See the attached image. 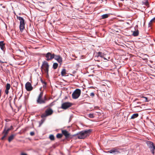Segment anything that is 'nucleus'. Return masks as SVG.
I'll use <instances>...</instances> for the list:
<instances>
[{
  "label": "nucleus",
  "mask_w": 155,
  "mask_h": 155,
  "mask_svg": "<svg viewBox=\"0 0 155 155\" xmlns=\"http://www.w3.org/2000/svg\"><path fill=\"white\" fill-rule=\"evenodd\" d=\"M88 116L89 117L91 118H93L94 117V115L93 114H90L88 115Z\"/></svg>",
  "instance_id": "nucleus-27"
},
{
  "label": "nucleus",
  "mask_w": 155,
  "mask_h": 155,
  "mask_svg": "<svg viewBox=\"0 0 155 155\" xmlns=\"http://www.w3.org/2000/svg\"><path fill=\"white\" fill-rule=\"evenodd\" d=\"M43 96V92H41L39 95L36 100L37 103L38 104H45L47 98L46 96H45L43 98H42Z\"/></svg>",
  "instance_id": "nucleus-2"
},
{
  "label": "nucleus",
  "mask_w": 155,
  "mask_h": 155,
  "mask_svg": "<svg viewBox=\"0 0 155 155\" xmlns=\"http://www.w3.org/2000/svg\"><path fill=\"white\" fill-rule=\"evenodd\" d=\"M62 134L65 136L66 138H68L70 136V134L66 130H62Z\"/></svg>",
  "instance_id": "nucleus-13"
},
{
  "label": "nucleus",
  "mask_w": 155,
  "mask_h": 155,
  "mask_svg": "<svg viewBox=\"0 0 155 155\" xmlns=\"http://www.w3.org/2000/svg\"><path fill=\"white\" fill-rule=\"evenodd\" d=\"M72 105V104L70 102H64L62 104L61 108L64 109H66L68 108L71 107Z\"/></svg>",
  "instance_id": "nucleus-8"
},
{
  "label": "nucleus",
  "mask_w": 155,
  "mask_h": 155,
  "mask_svg": "<svg viewBox=\"0 0 155 155\" xmlns=\"http://www.w3.org/2000/svg\"><path fill=\"white\" fill-rule=\"evenodd\" d=\"M17 18L20 21L19 28L20 31L22 32L25 28V23L24 20L23 18L20 16H17Z\"/></svg>",
  "instance_id": "nucleus-3"
},
{
  "label": "nucleus",
  "mask_w": 155,
  "mask_h": 155,
  "mask_svg": "<svg viewBox=\"0 0 155 155\" xmlns=\"http://www.w3.org/2000/svg\"><path fill=\"white\" fill-rule=\"evenodd\" d=\"M81 94V90L79 89H77L73 93L72 96L74 99L78 98L80 95Z\"/></svg>",
  "instance_id": "nucleus-5"
},
{
  "label": "nucleus",
  "mask_w": 155,
  "mask_h": 155,
  "mask_svg": "<svg viewBox=\"0 0 155 155\" xmlns=\"http://www.w3.org/2000/svg\"><path fill=\"white\" fill-rule=\"evenodd\" d=\"M58 64L57 63H54L53 64V67L54 69H56L58 66Z\"/></svg>",
  "instance_id": "nucleus-24"
},
{
  "label": "nucleus",
  "mask_w": 155,
  "mask_h": 155,
  "mask_svg": "<svg viewBox=\"0 0 155 155\" xmlns=\"http://www.w3.org/2000/svg\"><path fill=\"white\" fill-rule=\"evenodd\" d=\"M30 134L31 136H33L34 135L35 133L33 132H31L30 133Z\"/></svg>",
  "instance_id": "nucleus-30"
},
{
  "label": "nucleus",
  "mask_w": 155,
  "mask_h": 155,
  "mask_svg": "<svg viewBox=\"0 0 155 155\" xmlns=\"http://www.w3.org/2000/svg\"><path fill=\"white\" fill-rule=\"evenodd\" d=\"M147 143L152 153L154 155L155 153V146L154 143L152 142L149 141L147 142Z\"/></svg>",
  "instance_id": "nucleus-4"
},
{
  "label": "nucleus",
  "mask_w": 155,
  "mask_h": 155,
  "mask_svg": "<svg viewBox=\"0 0 155 155\" xmlns=\"http://www.w3.org/2000/svg\"><path fill=\"white\" fill-rule=\"evenodd\" d=\"M66 71L65 69H64L62 70L61 71V75L62 76H64L66 74Z\"/></svg>",
  "instance_id": "nucleus-22"
},
{
  "label": "nucleus",
  "mask_w": 155,
  "mask_h": 155,
  "mask_svg": "<svg viewBox=\"0 0 155 155\" xmlns=\"http://www.w3.org/2000/svg\"><path fill=\"white\" fill-rule=\"evenodd\" d=\"M108 152L110 153H118L119 152L118 149L117 148H114L108 151Z\"/></svg>",
  "instance_id": "nucleus-14"
},
{
  "label": "nucleus",
  "mask_w": 155,
  "mask_h": 155,
  "mask_svg": "<svg viewBox=\"0 0 155 155\" xmlns=\"http://www.w3.org/2000/svg\"><path fill=\"white\" fill-rule=\"evenodd\" d=\"M155 20V17L153 18L152 19H151L148 24V26L149 27H150L152 25V23Z\"/></svg>",
  "instance_id": "nucleus-21"
},
{
  "label": "nucleus",
  "mask_w": 155,
  "mask_h": 155,
  "mask_svg": "<svg viewBox=\"0 0 155 155\" xmlns=\"http://www.w3.org/2000/svg\"><path fill=\"white\" fill-rule=\"evenodd\" d=\"M54 58L59 63L61 64L62 63V59L60 55H54Z\"/></svg>",
  "instance_id": "nucleus-11"
},
{
  "label": "nucleus",
  "mask_w": 155,
  "mask_h": 155,
  "mask_svg": "<svg viewBox=\"0 0 155 155\" xmlns=\"http://www.w3.org/2000/svg\"><path fill=\"white\" fill-rule=\"evenodd\" d=\"M15 135L13 134L11 135L8 138V141L9 142H10L13 139Z\"/></svg>",
  "instance_id": "nucleus-18"
},
{
  "label": "nucleus",
  "mask_w": 155,
  "mask_h": 155,
  "mask_svg": "<svg viewBox=\"0 0 155 155\" xmlns=\"http://www.w3.org/2000/svg\"><path fill=\"white\" fill-rule=\"evenodd\" d=\"M11 130L10 128H8L6 130L5 129H4L3 131V134H4V136L2 138V140H3L7 136V135L8 133V132Z\"/></svg>",
  "instance_id": "nucleus-12"
},
{
  "label": "nucleus",
  "mask_w": 155,
  "mask_h": 155,
  "mask_svg": "<svg viewBox=\"0 0 155 155\" xmlns=\"http://www.w3.org/2000/svg\"><path fill=\"white\" fill-rule=\"evenodd\" d=\"M49 138L51 140H54V138L53 135H51L49 136Z\"/></svg>",
  "instance_id": "nucleus-26"
},
{
  "label": "nucleus",
  "mask_w": 155,
  "mask_h": 155,
  "mask_svg": "<svg viewBox=\"0 0 155 155\" xmlns=\"http://www.w3.org/2000/svg\"><path fill=\"white\" fill-rule=\"evenodd\" d=\"M91 131V129L82 131L77 134V137L79 139H84L88 136Z\"/></svg>",
  "instance_id": "nucleus-1"
},
{
  "label": "nucleus",
  "mask_w": 155,
  "mask_h": 155,
  "mask_svg": "<svg viewBox=\"0 0 155 155\" xmlns=\"http://www.w3.org/2000/svg\"><path fill=\"white\" fill-rule=\"evenodd\" d=\"M49 65L47 62L44 61L42 64L41 68L42 69L45 71V72L48 74V72Z\"/></svg>",
  "instance_id": "nucleus-7"
},
{
  "label": "nucleus",
  "mask_w": 155,
  "mask_h": 155,
  "mask_svg": "<svg viewBox=\"0 0 155 155\" xmlns=\"http://www.w3.org/2000/svg\"><path fill=\"white\" fill-rule=\"evenodd\" d=\"M109 15L108 14H105L103 15H102L101 16L102 18L103 19L106 18H107L109 16Z\"/></svg>",
  "instance_id": "nucleus-23"
},
{
  "label": "nucleus",
  "mask_w": 155,
  "mask_h": 155,
  "mask_svg": "<svg viewBox=\"0 0 155 155\" xmlns=\"http://www.w3.org/2000/svg\"><path fill=\"white\" fill-rule=\"evenodd\" d=\"M21 155H28L26 153H21Z\"/></svg>",
  "instance_id": "nucleus-32"
},
{
  "label": "nucleus",
  "mask_w": 155,
  "mask_h": 155,
  "mask_svg": "<svg viewBox=\"0 0 155 155\" xmlns=\"http://www.w3.org/2000/svg\"><path fill=\"white\" fill-rule=\"evenodd\" d=\"M139 115L138 114L136 113L134 114L131 117V118L132 119H134L137 117Z\"/></svg>",
  "instance_id": "nucleus-19"
},
{
  "label": "nucleus",
  "mask_w": 155,
  "mask_h": 155,
  "mask_svg": "<svg viewBox=\"0 0 155 155\" xmlns=\"http://www.w3.org/2000/svg\"><path fill=\"white\" fill-rule=\"evenodd\" d=\"M104 56V54L102 52H99L97 53V56L100 57L101 58H103Z\"/></svg>",
  "instance_id": "nucleus-17"
},
{
  "label": "nucleus",
  "mask_w": 155,
  "mask_h": 155,
  "mask_svg": "<svg viewBox=\"0 0 155 155\" xmlns=\"http://www.w3.org/2000/svg\"><path fill=\"white\" fill-rule=\"evenodd\" d=\"M10 128V129H11V130L12 129H13V127H12V126H11L10 127V128Z\"/></svg>",
  "instance_id": "nucleus-33"
},
{
  "label": "nucleus",
  "mask_w": 155,
  "mask_h": 155,
  "mask_svg": "<svg viewBox=\"0 0 155 155\" xmlns=\"http://www.w3.org/2000/svg\"><path fill=\"white\" fill-rule=\"evenodd\" d=\"M139 35V31L138 30L137 31H134L133 33V35L134 36H137Z\"/></svg>",
  "instance_id": "nucleus-20"
},
{
  "label": "nucleus",
  "mask_w": 155,
  "mask_h": 155,
  "mask_svg": "<svg viewBox=\"0 0 155 155\" xmlns=\"http://www.w3.org/2000/svg\"><path fill=\"white\" fill-rule=\"evenodd\" d=\"M142 97L143 98L145 99V101H147V97Z\"/></svg>",
  "instance_id": "nucleus-31"
},
{
  "label": "nucleus",
  "mask_w": 155,
  "mask_h": 155,
  "mask_svg": "<svg viewBox=\"0 0 155 155\" xmlns=\"http://www.w3.org/2000/svg\"><path fill=\"white\" fill-rule=\"evenodd\" d=\"M45 57L46 58V60L48 61L54 58V54H51L50 52H48L46 54Z\"/></svg>",
  "instance_id": "nucleus-9"
},
{
  "label": "nucleus",
  "mask_w": 155,
  "mask_h": 155,
  "mask_svg": "<svg viewBox=\"0 0 155 155\" xmlns=\"http://www.w3.org/2000/svg\"><path fill=\"white\" fill-rule=\"evenodd\" d=\"M62 134H58L56 135V137L57 138H61L62 137Z\"/></svg>",
  "instance_id": "nucleus-25"
},
{
  "label": "nucleus",
  "mask_w": 155,
  "mask_h": 155,
  "mask_svg": "<svg viewBox=\"0 0 155 155\" xmlns=\"http://www.w3.org/2000/svg\"><path fill=\"white\" fill-rule=\"evenodd\" d=\"M11 85L7 83L6 84V89L5 90V92L6 94H8V92L10 88Z\"/></svg>",
  "instance_id": "nucleus-16"
},
{
  "label": "nucleus",
  "mask_w": 155,
  "mask_h": 155,
  "mask_svg": "<svg viewBox=\"0 0 155 155\" xmlns=\"http://www.w3.org/2000/svg\"><path fill=\"white\" fill-rule=\"evenodd\" d=\"M41 82L43 84H45V85H46V82H45L43 80L41 79Z\"/></svg>",
  "instance_id": "nucleus-28"
},
{
  "label": "nucleus",
  "mask_w": 155,
  "mask_h": 155,
  "mask_svg": "<svg viewBox=\"0 0 155 155\" xmlns=\"http://www.w3.org/2000/svg\"><path fill=\"white\" fill-rule=\"evenodd\" d=\"M25 87L26 89L28 91H31L33 89L31 84L29 82H28L26 83L25 85Z\"/></svg>",
  "instance_id": "nucleus-10"
},
{
  "label": "nucleus",
  "mask_w": 155,
  "mask_h": 155,
  "mask_svg": "<svg viewBox=\"0 0 155 155\" xmlns=\"http://www.w3.org/2000/svg\"><path fill=\"white\" fill-rule=\"evenodd\" d=\"M137 104H140V102H137Z\"/></svg>",
  "instance_id": "nucleus-35"
},
{
  "label": "nucleus",
  "mask_w": 155,
  "mask_h": 155,
  "mask_svg": "<svg viewBox=\"0 0 155 155\" xmlns=\"http://www.w3.org/2000/svg\"><path fill=\"white\" fill-rule=\"evenodd\" d=\"M0 47L1 49L3 51L5 50V44L4 43L3 41H0Z\"/></svg>",
  "instance_id": "nucleus-15"
},
{
  "label": "nucleus",
  "mask_w": 155,
  "mask_h": 155,
  "mask_svg": "<svg viewBox=\"0 0 155 155\" xmlns=\"http://www.w3.org/2000/svg\"><path fill=\"white\" fill-rule=\"evenodd\" d=\"M90 96H91V97H93L94 96V94L93 93V92H92L90 94Z\"/></svg>",
  "instance_id": "nucleus-29"
},
{
  "label": "nucleus",
  "mask_w": 155,
  "mask_h": 155,
  "mask_svg": "<svg viewBox=\"0 0 155 155\" xmlns=\"http://www.w3.org/2000/svg\"><path fill=\"white\" fill-rule=\"evenodd\" d=\"M0 63H4V62L2 61L1 60H0Z\"/></svg>",
  "instance_id": "nucleus-34"
},
{
  "label": "nucleus",
  "mask_w": 155,
  "mask_h": 155,
  "mask_svg": "<svg viewBox=\"0 0 155 155\" xmlns=\"http://www.w3.org/2000/svg\"><path fill=\"white\" fill-rule=\"evenodd\" d=\"M53 113V111L52 109L49 108L47 109L45 111V112L42 114L41 116L42 118H44L48 116L51 115Z\"/></svg>",
  "instance_id": "nucleus-6"
}]
</instances>
